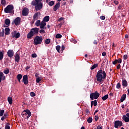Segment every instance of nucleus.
Here are the masks:
<instances>
[{
    "instance_id": "f257e3e1",
    "label": "nucleus",
    "mask_w": 129,
    "mask_h": 129,
    "mask_svg": "<svg viewBox=\"0 0 129 129\" xmlns=\"http://www.w3.org/2000/svg\"><path fill=\"white\" fill-rule=\"evenodd\" d=\"M96 78L98 82H103V79L106 78V73L102 70H99L96 75Z\"/></svg>"
},
{
    "instance_id": "f03ea898",
    "label": "nucleus",
    "mask_w": 129,
    "mask_h": 129,
    "mask_svg": "<svg viewBox=\"0 0 129 129\" xmlns=\"http://www.w3.org/2000/svg\"><path fill=\"white\" fill-rule=\"evenodd\" d=\"M39 30H40L39 28L35 27L32 28L27 35V39H32V37H34V36L38 35L39 34Z\"/></svg>"
},
{
    "instance_id": "7ed1b4c3",
    "label": "nucleus",
    "mask_w": 129,
    "mask_h": 129,
    "mask_svg": "<svg viewBox=\"0 0 129 129\" xmlns=\"http://www.w3.org/2000/svg\"><path fill=\"white\" fill-rule=\"evenodd\" d=\"M43 42V37L37 36L34 39V45H41Z\"/></svg>"
},
{
    "instance_id": "20e7f679",
    "label": "nucleus",
    "mask_w": 129,
    "mask_h": 129,
    "mask_svg": "<svg viewBox=\"0 0 129 129\" xmlns=\"http://www.w3.org/2000/svg\"><path fill=\"white\" fill-rule=\"evenodd\" d=\"M13 10H14V6L13 5H9L5 8L4 12L6 14H12Z\"/></svg>"
},
{
    "instance_id": "39448f33",
    "label": "nucleus",
    "mask_w": 129,
    "mask_h": 129,
    "mask_svg": "<svg viewBox=\"0 0 129 129\" xmlns=\"http://www.w3.org/2000/svg\"><path fill=\"white\" fill-rule=\"evenodd\" d=\"M100 95L97 92V91H95L94 93H92L90 94V98L91 100H93V99H97Z\"/></svg>"
},
{
    "instance_id": "423d86ee",
    "label": "nucleus",
    "mask_w": 129,
    "mask_h": 129,
    "mask_svg": "<svg viewBox=\"0 0 129 129\" xmlns=\"http://www.w3.org/2000/svg\"><path fill=\"white\" fill-rule=\"evenodd\" d=\"M11 36L12 38H15L16 39H18L21 37V34L20 32H17V31H14L11 33Z\"/></svg>"
},
{
    "instance_id": "0eeeda50",
    "label": "nucleus",
    "mask_w": 129,
    "mask_h": 129,
    "mask_svg": "<svg viewBox=\"0 0 129 129\" xmlns=\"http://www.w3.org/2000/svg\"><path fill=\"white\" fill-rule=\"evenodd\" d=\"M22 82H24L25 85L29 84V80L28 78V75H24L23 77Z\"/></svg>"
},
{
    "instance_id": "6e6552de",
    "label": "nucleus",
    "mask_w": 129,
    "mask_h": 129,
    "mask_svg": "<svg viewBox=\"0 0 129 129\" xmlns=\"http://www.w3.org/2000/svg\"><path fill=\"white\" fill-rule=\"evenodd\" d=\"M122 125V121L117 120L114 122V127L115 128H118V126H121Z\"/></svg>"
},
{
    "instance_id": "1a4fd4ad",
    "label": "nucleus",
    "mask_w": 129,
    "mask_h": 129,
    "mask_svg": "<svg viewBox=\"0 0 129 129\" xmlns=\"http://www.w3.org/2000/svg\"><path fill=\"white\" fill-rule=\"evenodd\" d=\"M43 8V3H38L35 7V11H40Z\"/></svg>"
},
{
    "instance_id": "9d476101",
    "label": "nucleus",
    "mask_w": 129,
    "mask_h": 129,
    "mask_svg": "<svg viewBox=\"0 0 129 129\" xmlns=\"http://www.w3.org/2000/svg\"><path fill=\"white\" fill-rule=\"evenodd\" d=\"M29 15V9L24 8L22 11V16L26 17Z\"/></svg>"
},
{
    "instance_id": "9b49d317",
    "label": "nucleus",
    "mask_w": 129,
    "mask_h": 129,
    "mask_svg": "<svg viewBox=\"0 0 129 129\" xmlns=\"http://www.w3.org/2000/svg\"><path fill=\"white\" fill-rule=\"evenodd\" d=\"M14 24H15L16 26L20 25V24H21V18H16L14 20Z\"/></svg>"
},
{
    "instance_id": "f8f14e48",
    "label": "nucleus",
    "mask_w": 129,
    "mask_h": 129,
    "mask_svg": "<svg viewBox=\"0 0 129 129\" xmlns=\"http://www.w3.org/2000/svg\"><path fill=\"white\" fill-rule=\"evenodd\" d=\"M14 54H15V52L13 50H9L7 52V55L10 58H12V57H13Z\"/></svg>"
},
{
    "instance_id": "ddd939ff",
    "label": "nucleus",
    "mask_w": 129,
    "mask_h": 129,
    "mask_svg": "<svg viewBox=\"0 0 129 129\" xmlns=\"http://www.w3.org/2000/svg\"><path fill=\"white\" fill-rule=\"evenodd\" d=\"M2 80H3V81L6 80V76H5L4 73L0 71V83L2 82Z\"/></svg>"
},
{
    "instance_id": "4468645a",
    "label": "nucleus",
    "mask_w": 129,
    "mask_h": 129,
    "mask_svg": "<svg viewBox=\"0 0 129 129\" xmlns=\"http://www.w3.org/2000/svg\"><path fill=\"white\" fill-rule=\"evenodd\" d=\"M121 62H122V60H121V58H118V59H116L114 61H113L112 64L113 65H115L117 63H119V64H120Z\"/></svg>"
},
{
    "instance_id": "2eb2a0df",
    "label": "nucleus",
    "mask_w": 129,
    "mask_h": 129,
    "mask_svg": "<svg viewBox=\"0 0 129 129\" xmlns=\"http://www.w3.org/2000/svg\"><path fill=\"white\" fill-rule=\"evenodd\" d=\"M60 8V3H57L53 7L54 12H57V10Z\"/></svg>"
},
{
    "instance_id": "dca6fc26",
    "label": "nucleus",
    "mask_w": 129,
    "mask_h": 129,
    "mask_svg": "<svg viewBox=\"0 0 129 129\" xmlns=\"http://www.w3.org/2000/svg\"><path fill=\"white\" fill-rule=\"evenodd\" d=\"M22 116H23V117H24V118H27L28 119V116H27V112L26 111V110H24L22 112Z\"/></svg>"
},
{
    "instance_id": "f3484780",
    "label": "nucleus",
    "mask_w": 129,
    "mask_h": 129,
    "mask_svg": "<svg viewBox=\"0 0 129 129\" xmlns=\"http://www.w3.org/2000/svg\"><path fill=\"white\" fill-rule=\"evenodd\" d=\"M5 35H6L7 36H9V35L11 34V29H10L9 28H5Z\"/></svg>"
},
{
    "instance_id": "a211bd4d",
    "label": "nucleus",
    "mask_w": 129,
    "mask_h": 129,
    "mask_svg": "<svg viewBox=\"0 0 129 129\" xmlns=\"http://www.w3.org/2000/svg\"><path fill=\"white\" fill-rule=\"evenodd\" d=\"M25 111H26L27 118H28V119H29L30 117L32 115V113L31 112V111H30V110H29V109L25 110Z\"/></svg>"
},
{
    "instance_id": "6ab92c4d",
    "label": "nucleus",
    "mask_w": 129,
    "mask_h": 129,
    "mask_svg": "<svg viewBox=\"0 0 129 129\" xmlns=\"http://www.w3.org/2000/svg\"><path fill=\"white\" fill-rule=\"evenodd\" d=\"M126 98V94H123L120 98V102H123L124 101V100Z\"/></svg>"
},
{
    "instance_id": "aec40b11",
    "label": "nucleus",
    "mask_w": 129,
    "mask_h": 129,
    "mask_svg": "<svg viewBox=\"0 0 129 129\" xmlns=\"http://www.w3.org/2000/svg\"><path fill=\"white\" fill-rule=\"evenodd\" d=\"M8 117H9V114L6 113L4 114V115L1 118V120H2V121H4L6 118H8Z\"/></svg>"
},
{
    "instance_id": "412c9836",
    "label": "nucleus",
    "mask_w": 129,
    "mask_h": 129,
    "mask_svg": "<svg viewBox=\"0 0 129 129\" xmlns=\"http://www.w3.org/2000/svg\"><path fill=\"white\" fill-rule=\"evenodd\" d=\"M46 25H47V24L46 23V22H45L44 21H42L40 23V28L41 29H44L45 28V26H46Z\"/></svg>"
},
{
    "instance_id": "4be33fe9",
    "label": "nucleus",
    "mask_w": 129,
    "mask_h": 129,
    "mask_svg": "<svg viewBox=\"0 0 129 129\" xmlns=\"http://www.w3.org/2000/svg\"><path fill=\"white\" fill-rule=\"evenodd\" d=\"M39 15H41L39 12L36 13L33 16V20H37L39 18Z\"/></svg>"
},
{
    "instance_id": "5701e85b",
    "label": "nucleus",
    "mask_w": 129,
    "mask_h": 129,
    "mask_svg": "<svg viewBox=\"0 0 129 129\" xmlns=\"http://www.w3.org/2000/svg\"><path fill=\"white\" fill-rule=\"evenodd\" d=\"M94 105V106H96L97 105V100H95L94 101H92L91 102V106L92 107V106Z\"/></svg>"
},
{
    "instance_id": "b1692460",
    "label": "nucleus",
    "mask_w": 129,
    "mask_h": 129,
    "mask_svg": "<svg viewBox=\"0 0 129 129\" xmlns=\"http://www.w3.org/2000/svg\"><path fill=\"white\" fill-rule=\"evenodd\" d=\"M15 59L16 62H19L20 61V55L19 54L16 53L15 56Z\"/></svg>"
},
{
    "instance_id": "393cba45",
    "label": "nucleus",
    "mask_w": 129,
    "mask_h": 129,
    "mask_svg": "<svg viewBox=\"0 0 129 129\" xmlns=\"http://www.w3.org/2000/svg\"><path fill=\"white\" fill-rule=\"evenodd\" d=\"M49 21H50V16H46L44 17L43 20L42 21L46 23V22H49Z\"/></svg>"
},
{
    "instance_id": "a878e982",
    "label": "nucleus",
    "mask_w": 129,
    "mask_h": 129,
    "mask_svg": "<svg viewBox=\"0 0 129 129\" xmlns=\"http://www.w3.org/2000/svg\"><path fill=\"white\" fill-rule=\"evenodd\" d=\"M122 85L124 87H126V86H127V82L125 79L122 80Z\"/></svg>"
},
{
    "instance_id": "bb28decb",
    "label": "nucleus",
    "mask_w": 129,
    "mask_h": 129,
    "mask_svg": "<svg viewBox=\"0 0 129 129\" xmlns=\"http://www.w3.org/2000/svg\"><path fill=\"white\" fill-rule=\"evenodd\" d=\"M16 78L17 80H18L19 82H21V79L23 78V75H22V74H18Z\"/></svg>"
},
{
    "instance_id": "cd10ccee",
    "label": "nucleus",
    "mask_w": 129,
    "mask_h": 129,
    "mask_svg": "<svg viewBox=\"0 0 129 129\" xmlns=\"http://www.w3.org/2000/svg\"><path fill=\"white\" fill-rule=\"evenodd\" d=\"M5 24L7 26H10V24H11V20L9 19H6L5 20Z\"/></svg>"
},
{
    "instance_id": "c85d7f7f",
    "label": "nucleus",
    "mask_w": 129,
    "mask_h": 129,
    "mask_svg": "<svg viewBox=\"0 0 129 129\" xmlns=\"http://www.w3.org/2000/svg\"><path fill=\"white\" fill-rule=\"evenodd\" d=\"M123 119L125 122H128L129 121V118L125 115H123Z\"/></svg>"
},
{
    "instance_id": "c756f323",
    "label": "nucleus",
    "mask_w": 129,
    "mask_h": 129,
    "mask_svg": "<svg viewBox=\"0 0 129 129\" xmlns=\"http://www.w3.org/2000/svg\"><path fill=\"white\" fill-rule=\"evenodd\" d=\"M8 101L9 103V104H13V98L11 97H9L8 98Z\"/></svg>"
},
{
    "instance_id": "7c9ffc66",
    "label": "nucleus",
    "mask_w": 129,
    "mask_h": 129,
    "mask_svg": "<svg viewBox=\"0 0 129 129\" xmlns=\"http://www.w3.org/2000/svg\"><path fill=\"white\" fill-rule=\"evenodd\" d=\"M108 98V94H106L105 96L102 97V99L103 100V101L106 100Z\"/></svg>"
},
{
    "instance_id": "2f4dec72",
    "label": "nucleus",
    "mask_w": 129,
    "mask_h": 129,
    "mask_svg": "<svg viewBox=\"0 0 129 129\" xmlns=\"http://www.w3.org/2000/svg\"><path fill=\"white\" fill-rule=\"evenodd\" d=\"M3 72L5 74H9L10 73V69L6 68V69L4 70Z\"/></svg>"
},
{
    "instance_id": "473e14b6",
    "label": "nucleus",
    "mask_w": 129,
    "mask_h": 129,
    "mask_svg": "<svg viewBox=\"0 0 129 129\" xmlns=\"http://www.w3.org/2000/svg\"><path fill=\"white\" fill-rule=\"evenodd\" d=\"M93 119L91 117H89L87 119V122H88V123H91V122L93 121Z\"/></svg>"
},
{
    "instance_id": "72a5a7b5",
    "label": "nucleus",
    "mask_w": 129,
    "mask_h": 129,
    "mask_svg": "<svg viewBox=\"0 0 129 129\" xmlns=\"http://www.w3.org/2000/svg\"><path fill=\"white\" fill-rule=\"evenodd\" d=\"M98 67V63L94 64L92 66L91 70H93V69H95V68H96V67Z\"/></svg>"
},
{
    "instance_id": "f704fd0d",
    "label": "nucleus",
    "mask_w": 129,
    "mask_h": 129,
    "mask_svg": "<svg viewBox=\"0 0 129 129\" xmlns=\"http://www.w3.org/2000/svg\"><path fill=\"white\" fill-rule=\"evenodd\" d=\"M35 26H40L41 25V20H37L35 23Z\"/></svg>"
},
{
    "instance_id": "c9c22d12",
    "label": "nucleus",
    "mask_w": 129,
    "mask_h": 129,
    "mask_svg": "<svg viewBox=\"0 0 129 129\" xmlns=\"http://www.w3.org/2000/svg\"><path fill=\"white\" fill-rule=\"evenodd\" d=\"M4 59V53L3 52L0 51V61H2Z\"/></svg>"
},
{
    "instance_id": "e433bc0d",
    "label": "nucleus",
    "mask_w": 129,
    "mask_h": 129,
    "mask_svg": "<svg viewBox=\"0 0 129 129\" xmlns=\"http://www.w3.org/2000/svg\"><path fill=\"white\" fill-rule=\"evenodd\" d=\"M54 5H55V2H54L53 1H50L48 3V5L50 6V7H52V6H54Z\"/></svg>"
},
{
    "instance_id": "4c0bfd02",
    "label": "nucleus",
    "mask_w": 129,
    "mask_h": 129,
    "mask_svg": "<svg viewBox=\"0 0 129 129\" xmlns=\"http://www.w3.org/2000/svg\"><path fill=\"white\" fill-rule=\"evenodd\" d=\"M60 38H62V35L60 34H57L55 36V38L56 39H60Z\"/></svg>"
},
{
    "instance_id": "58836bf2",
    "label": "nucleus",
    "mask_w": 129,
    "mask_h": 129,
    "mask_svg": "<svg viewBox=\"0 0 129 129\" xmlns=\"http://www.w3.org/2000/svg\"><path fill=\"white\" fill-rule=\"evenodd\" d=\"M41 80H42V78H40V77L37 78L36 79V83H40V81H41Z\"/></svg>"
},
{
    "instance_id": "ea45409f",
    "label": "nucleus",
    "mask_w": 129,
    "mask_h": 129,
    "mask_svg": "<svg viewBox=\"0 0 129 129\" xmlns=\"http://www.w3.org/2000/svg\"><path fill=\"white\" fill-rule=\"evenodd\" d=\"M5 36V30L3 28L2 32H0V37H4Z\"/></svg>"
},
{
    "instance_id": "a19ab883",
    "label": "nucleus",
    "mask_w": 129,
    "mask_h": 129,
    "mask_svg": "<svg viewBox=\"0 0 129 129\" xmlns=\"http://www.w3.org/2000/svg\"><path fill=\"white\" fill-rule=\"evenodd\" d=\"M5 113V110H0V116H3Z\"/></svg>"
},
{
    "instance_id": "79ce46f5",
    "label": "nucleus",
    "mask_w": 129,
    "mask_h": 129,
    "mask_svg": "<svg viewBox=\"0 0 129 129\" xmlns=\"http://www.w3.org/2000/svg\"><path fill=\"white\" fill-rule=\"evenodd\" d=\"M1 4L3 6H6L7 5V2H6V0H1Z\"/></svg>"
},
{
    "instance_id": "37998d69",
    "label": "nucleus",
    "mask_w": 129,
    "mask_h": 129,
    "mask_svg": "<svg viewBox=\"0 0 129 129\" xmlns=\"http://www.w3.org/2000/svg\"><path fill=\"white\" fill-rule=\"evenodd\" d=\"M60 48H61V46H60V45H57L56 46V50L58 53H60Z\"/></svg>"
},
{
    "instance_id": "c03bdc74",
    "label": "nucleus",
    "mask_w": 129,
    "mask_h": 129,
    "mask_svg": "<svg viewBox=\"0 0 129 129\" xmlns=\"http://www.w3.org/2000/svg\"><path fill=\"white\" fill-rule=\"evenodd\" d=\"M51 42V40H50V39H46L45 40V44H46L47 45H48V44H50Z\"/></svg>"
},
{
    "instance_id": "a18cd8bd",
    "label": "nucleus",
    "mask_w": 129,
    "mask_h": 129,
    "mask_svg": "<svg viewBox=\"0 0 129 129\" xmlns=\"http://www.w3.org/2000/svg\"><path fill=\"white\" fill-rule=\"evenodd\" d=\"M71 42H72V43H74V44H77V41H76V40H75L74 38H72L71 39Z\"/></svg>"
},
{
    "instance_id": "49530a36",
    "label": "nucleus",
    "mask_w": 129,
    "mask_h": 129,
    "mask_svg": "<svg viewBox=\"0 0 129 129\" xmlns=\"http://www.w3.org/2000/svg\"><path fill=\"white\" fill-rule=\"evenodd\" d=\"M38 3H37V2L36 1H32L31 3V5L32 6H36V5H38Z\"/></svg>"
},
{
    "instance_id": "de8ad7c7",
    "label": "nucleus",
    "mask_w": 129,
    "mask_h": 129,
    "mask_svg": "<svg viewBox=\"0 0 129 129\" xmlns=\"http://www.w3.org/2000/svg\"><path fill=\"white\" fill-rule=\"evenodd\" d=\"M121 85H120V83H118L116 86V88H117V89H119V88H120Z\"/></svg>"
},
{
    "instance_id": "09e8293b",
    "label": "nucleus",
    "mask_w": 129,
    "mask_h": 129,
    "mask_svg": "<svg viewBox=\"0 0 129 129\" xmlns=\"http://www.w3.org/2000/svg\"><path fill=\"white\" fill-rule=\"evenodd\" d=\"M64 50H65V46H64V45H62L60 50V53H63V51H64Z\"/></svg>"
},
{
    "instance_id": "8fccbe9b",
    "label": "nucleus",
    "mask_w": 129,
    "mask_h": 129,
    "mask_svg": "<svg viewBox=\"0 0 129 129\" xmlns=\"http://www.w3.org/2000/svg\"><path fill=\"white\" fill-rule=\"evenodd\" d=\"M94 119L96 121H97L99 119V117L98 116V115H95Z\"/></svg>"
},
{
    "instance_id": "3c124183",
    "label": "nucleus",
    "mask_w": 129,
    "mask_h": 129,
    "mask_svg": "<svg viewBox=\"0 0 129 129\" xmlns=\"http://www.w3.org/2000/svg\"><path fill=\"white\" fill-rule=\"evenodd\" d=\"M5 129H11V127L9 124H7L5 125Z\"/></svg>"
},
{
    "instance_id": "603ef678",
    "label": "nucleus",
    "mask_w": 129,
    "mask_h": 129,
    "mask_svg": "<svg viewBox=\"0 0 129 129\" xmlns=\"http://www.w3.org/2000/svg\"><path fill=\"white\" fill-rule=\"evenodd\" d=\"M30 95L31 96H32V97H34V96H36V94H35V93H34V92H31L30 93Z\"/></svg>"
},
{
    "instance_id": "864d4df0",
    "label": "nucleus",
    "mask_w": 129,
    "mask_h": 129,
    "mask_svg": "<svg viewBox=\"0 0 129 129\" xmlns=\"http://www.w3.org/2000/svg\"><path fill=\"white\" fill-rule=\"evenodd\" d=\"M31 57H32V58H36L37 57V54L36 53L32 54Z\"/></svg>"
},
{
    "instance_id": "5fc2aeb1",
    "label": "nucleus",
    "mask_w": 129,
    "mask_h": 129,
    "mask_svg": "<svg viewBox=\"0 0 129 129\" xmlns=\"http://www.w3.org/2000/svg\"><path fill=\"white\" fill-rule=\"evenodd\" d=\"M123 58L124 60H126L128 58L127 55H126V54L124 55L123 56Z\"/></svg>"
},
{
    "instance_id": "6e6d98bb",
    "label": "nucleus",
    "mask_w": 129,
    "mask_h": 129,
    "mask_svg": "<svg viewBox=\"0 0 129 129\" xmlns=\"http://www.w3.org/2000/svg\"><path fill=\"white\" fill-rule=\"evenodd\" d=\"M100 19H101V20L103 21V20H105V17L104 16H101Z\"/></svg>"
},
{
    "instance_id": "4d7b16f0",
    "label": "nucleus",
    "mask_w": 129,
    "mask_h": 129,
    "mask_svg": "<svg viewBox=\"0 0 129 129\" xmlns=\"http://www.w3.org/2000/svg\"><path fill=\"white\" fill-rule=\"evenodd\" d=\"M39 33H43V34H45V30H44V29H41L39 31Z\"/></svg>"
},
{
    "instance_id": "13d9d810",
    "label": "nucleus",
    "mask_w": 129,
    "mask_h": 129,
    "mask_svg": "<svg viewBox=\"0 0 129 129\" xmlns=\"http://www.w3.org/2000/svg\"><path fill=\"white\" fill-rule=\"evenodd\" d=\"M97 129H102V126H101V124H100L97 126Z\"/></svg>"
},
{
    "instance_id": "bf43d9fd",
    "label": "nucleus",
    "mask_w": 129,
    "mask_h": 129,
    "mask_svg": "<svg viewBox=\"0 0 129 129\" xmlns=\"http://www.w3.org/2000/svg\"><path fill=\"white\" fill-rule=\"evenodd\" d=\"M98 43V42H97V40H94V41H93L94 45H97Z\"/></svg>"
},
{
    "instance_id": "052dcab7",
    "label": "nucleus",
    "mask_w": 129,
    "mask_h": 129,
    "mask_svg": "<svg viewBox=\"0 0 129 129\" xmlns=\"http://www.w3.org/2000/svg\"><path fill=\"white\" fill-rule=\"evenodd\" d=\"M63 20H64V18L60 17V18L58 19V22H61V21H63Z\"/></svg>"
},
{
    "instance_id": "680f3d73",
    "label": "nucleus",
    "mask_w": 129,
    "mask_h": 129,
    "mask_svg": "<svg viewBox=\"0 0 129 129\" xmlns=\"http://www.w3.org/2000/svg\"><path fill=\"white\" fill-rule=\"evenodd\" d=\"M102 55L103 56V57H105V56H106V52H103L102 53Z\"/></svg>"
},
{
    "instance_id": "e2e57ef3",
    "label": "nucleus",
    "mask_w": 129,
    "mask_h": 129,
    "mask_svg": "<svg viewBox=\"0 0 129 129\" xmlns=\"http://www.w3.org/2000/svg\"><path fill=\"white\" fill-rule=\"evenodd\" d=\"M85 112H86V114H88V113H89V112H90V111H89V109H86L85 110Z\"/></svg>"
},
{
    "instance_id": "0e129e2a",
    "label": "nucleus",
    "mask_w": 129,
    "mask_h": 129,
    "mask_svg": "<svg viewBox=\"0 0 129 129\" xmlns=\"http://www.w3.org/2000/svg\"><path fill=\"white\" fill-rule=\"evenodd\" d=\"M118 8V10H121V9H122V6L121 5H119Z\"/></svg>"
},
{
    "instance_id": "69168bd1",
    "label": "nucleus",
    "mask_w": 129,
    "mask_h": 129,
    "mask_svg": "<svg viewBox=\"0 0 129 129\" xmlns=\"http://www.w3.org/2000/svg\"><path fill=\"white\" fill-rule=\"evenodd\" d=\"M35 2H36V3H38L39 4V3H42L41 2H43V0H35Z\"/></svg>"
},
{
    "instance_id": "338daca9",
    "label": "nucleus",
    "mask_w": 129,
    "mask_h": 129,
    "mask_svg": "<svg viewBox=\"0 0 129 129\" xmlns=\"http://www.w3.org/2000/svg\"><path fill=\"white\" fill-rule=\"evenodd\" d=\"M114 3L115 4V5H118V1H114Z\"/></svg>"
},
{
    "instance_id": "774afa93",
    "label": "nucleus",
    "mask_w": 129,
    "mask_h": 129,
    "mask_svg": "<svg viewBox=\"0 0 129 129\" xmlns=\"http://www.w3.org/2000/svg\"><path fill=\"white\" fill-rule=\"evenodd\" d=\"M30 68H31L30 66H27L26 67L25 69H26V70H29V69H30Z\"/></svg>"
}]
</instances>
